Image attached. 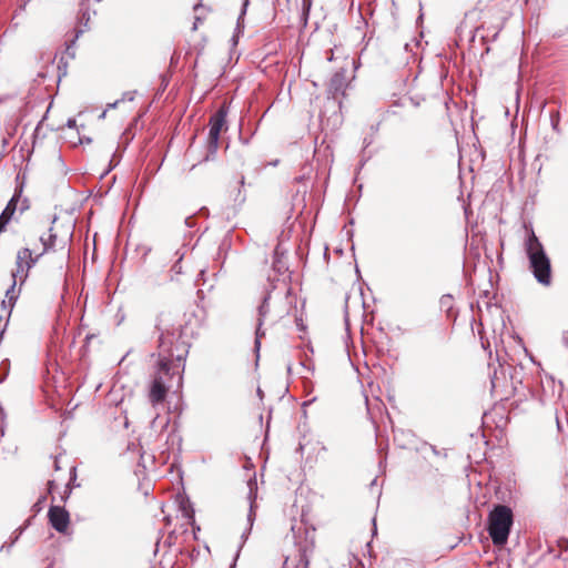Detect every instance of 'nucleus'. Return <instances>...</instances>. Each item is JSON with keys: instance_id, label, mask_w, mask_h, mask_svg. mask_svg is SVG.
I'll return each mask as SVG.
<instances>
[{"instance_id": "nucleus-15", "label": "nucleus", "mask_w": 568, "mask_h": 568, "mask_svg": "<svg viewBox=\"0 0 568 568\" xmlns=\"http://www.w3.org/2000/svg\"><path fill=\"white\" fill-rule=\"evenodd\" d=\"M23 531V528L20 527L18 528L16 531H14V536L11 538L10 542H4L1 547H0V552L1 551H7V552H10V549L12 548V546L18 541V539L20 538L21 534Z\"/></svg>"}, {"instance_id": "nucleus-19", "label": "nucleus", "mask_w": 568, "mask_h": 568, "mask_svg": "<svg viewBox=\"0 0 568 568\" xmlns=\"http://www.w3.org/2000/svg\"><path fill=\"white\" fill-rule=\"evenodd\" d=\"M9 222H10V220H8L4 216L0 215V234L6 230V227L9 224Z\"/></svg>"}, {"instance_id": "nucleus-2", "label": "nucleus", "mask_w": 568, "mask_h": 568, "mask_svg": "<svg viewBox=\"0 0 568 568\" xmlns=\"http://www.w3.org/2000/svg\"><path fill=\"white\" fill-rule=\"evenodd\" d=\"M293 308L291 290L285 283L272 286L258 306L257 326L255 332V349L258 352L261 339L265 335L262 326L265 322L276 324L287 316Z\"/></svg>"}, {"instance_id": "nucleus-23", "label": "nucleus", "mask_w": 568, "mask_h": 568, "mask_svg": "<svg viewBox=\"0 0 568 568\" xmlns=\"http://www.w3.org/2000/svg\"><path fill=\"white\" fill-rule=\"evenodd\" d=\"M119 102H120V100H116V101H115V102H113V103H109V104H108V108H109V109H114V108H116V105L119 104Z\"/></svg>"}, {"instance_id": "nucleus-25", "label": "nucleus", "mask_w": 568, "mask_h": 568, "mask_svg": "<svg viewBox=\"0 0 568 568\" xmlns=\"http://www.w3.org/2000/svg\"><path fill=\"white\" fill-rule=\"evenodd\" d=\"M105 113H106V111H103V112L101 113L100 118H101V119H104V118H105Z\"/></svg>"}, {"instance_id": "nucleus-13", "label": "nucleus", "mask_w": 568, "mask_h": 568, "mask_svg": "<svg viewBox=\"0 0 568 568\" xmlns=\"http://www.w3.org/2000/svg\"><path fill=\"white\" fill-rule=\"evenodd\" d=\"M345 75L343 72H336L331 80V89L338 92L344 89Z\"/></svg>"}, {"instance_id": "nucleus-26", "label": "nucleus", "mask_w": 568, "mask_h": 568, "mask_svg": "<svg viewBox=\"0 0 568 568\" xmlns=\"http://www.w3.org/2000/svg\"><path fill=\"white\" fill-rule=\"evenodd\" d=\"M303 366L306 368L305 364H303ZM307 371H312L313 372V368L307 367Z\"/></svg>"}, {"instance_id": "nucleus-22", "label": "nucleus", "mask_w": 568, "mask_h": 568, "mask_svg": "<svg viewBox=\"0 0 568 568\" xmlns=\"http://www.w3.org/2000/svg\"><path fill=\"white\" fill-rule=\"evenodd\" d=\"M67 125L69 128H74L75 126V120L74 119H69L68 122H67Z\"/></svg>"}, {"instance_id": "nucleus-4", "label": "nucleus", "mask_w": 568, "mask_h": 568, "mask_svg": "<svg viewBox=\"0 0 568 568\" xmlns=\"http://www.w3.org/2000/svg\"><path fill=\"white\" fill-rule=\"evenodd\" d=\"M513 525V511L505 505H497L488 517V532L496 546L507 542Z\"/></svg>"}, {"instance_id": "nucleus-18", "label": "nucleus", "mask_w": 568, "mask_h": 568, "mask_svg": "<svg viewBox=\"0 0 568 568\" xmlns=\"http://www.w3.org/2000/svg\"><path fill=\"white\" fill-rule=\"evenodd\" d=\"M4 418H6L4 410H3V408L0 406V433H1V435H3V434H4Z\"/></svg>"}, {"instance_id": "nucleus-21", "label": "nucleus", "mask_w": 568, "mask_h": 568, "mask_svg": "<svg viewBox=\"0 0 568 568\" xmlns=\"http://www.w3.org/2000/svg\"><path fill=\"white\" fill-rule=\"evenodd\" d=\"M124 100L132 101L133 100L132 93L131 92L123 93L122 99L120 101H124Z\"/></svg>"}, {"instance_id": "nucleus-20", "label": "nucleus", "mask_w": 568, "mask_h": 568, "mask_svg": "<svg viewBox=\"0 0 568 568\" xmlns=\"http://www.w3.org/2000/svg\"><path fill=\"white\" fill-rule=\"evenodd\" d=\"M558 545H559V547H560L562 550H565V551H566V550H568V539H565V538L560 539V540L558 541Z\"/></svg>"}, {"instance_id": "nucleus-11", "label": "nucleus", "mask_w": 568, "mask_h": 568, "mask_svg": "<svg viewBox=\"0 0 568 568\" xmlns=\"http://www.w3.org/2000/svg\"><path fill=\"white\" fill-rule=\"evenodd\" d=\"M90 20V16L87 11H83L82 14H81V18H80V23L84 26V28H80L77 30L75 32V36H74V39H72L70 41V44H68L67 47V52L68 54H70L72 58L74 57V52H71V48L73 47V44L75 43V40L79 38L80 34H82L87 27H88V22Z\"/></svg>"}, {"instance_id": "nucleus-9", "label": "nucleus", "mask_w": 568, "mask_h": 568, "mask_svg": "<svg viewBox=\"0 0 568 568\" xmlns=\"http://www.w3.org/2000/svg\"><path fill=\"white\" fill-rule=\"evenodd\" d=\"M247 500L250 504V509L247 514V528L242 534V538L245 540L252 529L253 523L255 520V508H256V497H257V484L255 478H251L247 481Z\"/></svg>"}, {"instance_id": "nucleus-24", "label": "nucleus", "mask_w": 568, "mask_h": 568, "mask_svg": "<svg viewBox=\"0 0 568 568\" xmlns=\"http://www.w3.org/2000/svg\"><path fill=\"white\" fill-rule=\"evenodd\" d=\"M247 4H248V0H244L242 13H245Z\"/></svg>"}, {"instance_id": "nucleus-14", "label": "nucleus", "mask_w": 568, "mask_h": 568, "mask_svg": "<svg viewBox=\"0 0 568 568\" xmlns=\"http://www.w3.org/2000/svg\"><path fill=\"white\" fill-rule=\"evenodd\" d=\"M18 196H12L11 200L6 205L4 210L1 213V216H4L8 220H12V216L17 210Z\"/></svg>"}, {"instance_id": "nucleus-6", "label": "nucleus", "mask_w": 568, "mask_h": 568, "mask_svg": "<svg viewBox=\"0 0 568 568\" xmlns=\"http://www.w3.org/2000/svg\"><path fill=\"white\" fill-rule=\"evenodd\" d=\"M226 115L227 110L224 106H222L210 119V130L207 135V151L205 155V161L213 159L219 149L220 134L222 130L225 128Z\"/></svg>"}, {"instance_id": "nucleus-17", "label": "nucleus", "mask_w": 568, "mask_h": 568, "mask_svg": "<svg viewBox=\"0 0 568 568\" xmlns=\"http://www.w3.org/2000/svg\"><path fill=\"white\" fill-rule=\"evenodd\" d=\"M551 126L556 132H559V112L550 114Z\"/></svg>"}, {"instance_id": "nucleus-10", "label": "nucleus", "mask_w": 568, "mask_h": 568, "mask_svg": "<svg viewBox=\"0 0 568 568\" xmlns=\"http://www.w3.org/2000/svg\"><path fill=\"white\" fill-rule=\"evenodd\" d=\"M171 387L172 385H163L161 377H152L149 388V400L153 407L164 402Z\"/></svg>"}, {"instance_id": "nucleus-12", "label": "nucleus", "mask_w": 568, "mask_h": 568, "mask_svg": "<svg viewBox=\"0 0 568 568\" xmlns=\"http://www.w3.org/2000/svg\"><path fill=\"white\" fill-rule=\"evenodd\" d=\"M179 508L183 515L184 518L187 520H192L194 517V510L192 508V505L187 498L180 497L179 500Z\"/></svg>"}, {"instance_id": "nucleus-8", "label": "nucleus", "mask_w": 568, "mask_h": 568, "mask_svg": "<svg viewBox=\"0 0 568 568\" xmlns=\"http://www.w3.org/2000/svg\"><path fill=\"white\" fill-rule=\"evenodd\" d=\"M51 526L58 532H65L70 524L69 513L60 506H51L48 511Z\"/></svg>"}, {"instance_id": "nucleus-5", "label": "nucleus", "mask_w": 568, "mask_h": 568, "mask_svg": "<svg viewBox=\"0 0 568 568\" xmlns=\"http://www.w3.org/2000/svg\"><path fill=\"white\" fill-rule=\"evenodd\" d=\"M71 235L68 232L59 234L53 227L49 229L48 235H41L40 242L42 244V251L39 253L42 255L54 252L60 253L62 262H67L69 258L68 244Z\"/></svg>"}, {"instance_id": "nucleus-1", "label": "nucleus", "mask_w": 568, "mask_h": 568, "mask_svg": "<svg viewBox=\"0 0 568 568\" xmlns=\"http://www.w3.org/2000/svg\"><path fill=\"white\" fill-rule=\"evenodd\" d=\"M159 349L158 366L152 377H161L163 385H172L174 376L179 375L176 384L180 387L182 383L180 371L183 369L182 362L187 354L185 344L175 338L174 332L162 331L159 336Z\"/></svg>"}, {"instance_id": "nucleus-16", "label": "nucleus", "mask_w": 568, "mask_h": 568, "mask_svg": "<svg viewBox=\"0 0 568 568\" xmlns=\"http://www.w3.org/2000/svg\"><path fill=\"white\" fill-rule=\"evenodd\" d=\"M17 282L18 281L13 280V283H12L11 287L8 288L7 292H6V297L8 298L10 304H13L14 301L17 300V297H18V294L16 293V284H17Z\"/></svg>"}, {"instance_id": "nucleus-7", "label": "nucleus", "mask_w": 568, "mask_h": 568, "mask_svg": "<svg viewBox=\"0 0 568 568\" xmlns=\"http://www.w3.org/2000/svg\"><path fill=\"white\" fill-rule=\"evenodd\" d=\"M41 254L33 253L29 247H23L17 252L16 268L12 271V278L21 284L28 277L31 267L36 265Z\"/></svg>"}, {"instance_id": "nucleus-3", "label": "nucleus", "mask_w": 568, "mask_h": 568, "mask_svg": "<svg viewBox=\"0 0 568 568\" xmlns=\"http://www.w3.org/2000/svg\"><path fill=\"white\" fill-rule=\"evenodd\" d=\"M525 251L529 260V268L536 281L544 286H549L551 284L550 260L532 230L525 242Z\"/></svg>"}]
</instances>
